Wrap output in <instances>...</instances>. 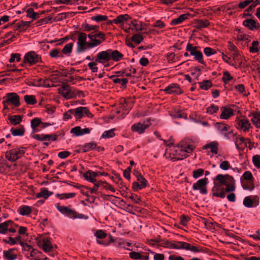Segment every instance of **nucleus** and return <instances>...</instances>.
Masks as SVG:
<instances>
[{
    "mask_svg": "<svg viewBox=\"0 0 260 260\" xmlns=\"http://www.w3.org/2000/svg\"><path fill=\"white\" fill-rule=\"evenodd\" d=\"M214 181L212 189L213 196L224 198L225 197V191L232 192L236 189L235 179L228 174H218Z\"/></svg>",
    "mask_w": 260,
    "mask_h": 260,
    "instance_id": "1",
    "label": "nucleus"
},
{
    "mask_svg": "<svg viewBox=\"0 0 260 260\" xmlns=\"http://www.w3.org/2000/svg\"><path fill=\"white\" fill-rule=\"evenodd\" d=\"M194 147L189 144L186 141H181L178 146L173 147L167 150L165 155L167 158L175 161L181 160L192 152Z\"/></svg>",
    "mask_w": 260,
    "mask_h": 260,
    "instance_id": "2",
    "label": "nucleus"
},
{
    "mask_svg": "<svg viewBox=\"0 0 260 260\" xmlns=\"http://www.w3.org/2000/svg\"><path fill=\"white\" fill-rule=\"evenodd\" d=\"M102 43L101 40L97 39L93 36V33L87 35L84 32H80L77 38V52L78 53L85 52L87 49L95 47Z\"/></svg>",
    "mask_w": 260,
    "mask_h": 260,
    "instance_id": "3",
    "label": "nucleus"
},
{
    "mask_svg": "<svg viewBox=\"0 0 260 260\" xmlns=\"http://www.w3.org/2000/svg\"><path fill=\"white\" fill-rule=\"evenodd\" d=\"M24 153V148H16L7 151L5 153V157L9 161L14 162L22 157Z\"/></svg>",
    "mask_w": 260,
    "mask_h": 260,
    "instance_id": "4",
    "label": "nucleus"
},
{
    "mask_svg": "<svg viewBox=\"0 0 260 260\" xmlns=\"http://www.w3.org/2000/svg\"><path fill=\"white\" fill-rule=\"evenodd\" d=\"M56 207L61 214L68 216L70 218H82L83 217V214L77 213L76 211L71 209L68 207L56 205Z\"/></svg>",
    "mask_w": 260,
    "mask_h": 260,
    "instance_id": "5",
    "label": "nucleus"
},
{
    "mask_svg": "<svg viewBox=\"0 0 260 260\" xmlns=\"http://www.w3.org/2000/svg\"><path fill=\"white\" fill-rule=\"evenodd\" d=\"M198 47L193 46L192 44L188 43L186 46V50L190 52L191 55L193 56L195 60L199 63L204 64L205 62L203 59V55L201 51L198 50Z\"/></svg>",
    "mask_w": 260,
    "mask_h": 260,
    "instance_id": "6",
    "label": "nucleus"
},
{
    "mask_svg": "<svg viewBox=\"0 0 260 260\" xmlns=\"http://www.w3.org/2000/svg\"><path fill=\"white\" fill-rule=\"evenodd\" d=\"M41 61V57L34 51H29L26 53L23 58V61L32 66Z\"/></svg>",
    "mask_w": 260,
    "mask_h": 260,
    "instance_id": "7",
    "label": "nucleus"
},
{
    "mask_svg": "<svg viewBox=\"0 0 260 260\" xmlns=\"http://www.w3.org/2000/svg\"><path fill=\"white\" fill-rule=\"evenodd\" d=\"M58 91L59 93L67 100L74 98L76 95L75 91L73 90L69 85H63L58 89Z\"/></svg>",
    "mask_w": 260,
    "mask_h": 260,
    "instance_id": "8",
    "label": "nucleus"
},
{
    "mask_svg": "<svg viewBox=\"0 0 260 260\" xmlns=\"http://www.w3.org/2000/svg\"><path fill=\"white\" fill-rule=\"evenodd\" d=\"M150 122L149 121H144L143 122H139L133 124L131 126V130L133 132H136L139 134L144 133L145 130L150 126Z\"/></svg>",
    "mask_w": 260,
    "mask_h": 260,
    "instance_id": "9",
    "label": "nucleus"
},
{
    "mask_svg": "<svg viewBox=\"0 0 260 260\" xmlns=\"http://www.w3.org/2000/svg\"><path fill=\"white\" fill-rule=\"evenodd\" d=\"M70 112H74V115L77 119L82 118L84 115H86L88 117H92V115L89 112L88 109L86 107H78L74 110H69Z\"/></svg>",
    "mask_w": 260,
    "mask_h": 260,
    "instance_id": "10",
    "label": "nucleus"
},
{
    "mask_svg": "<svg viewBox=\"0 0 260 260\" xmlns=\"http://www.w3.org/2000/svg\"><path fill=\"white\" fill-rule=\"evenodd\" d=\"M208 184V179L206 178L199 179L197 183L192 185V189L193 190H199L200 192L202 194H206L207 190L206 188V185Z\"/></svg>",
    "mask_w": 260,
    "mask_h": 260,
    "instance_id": "11",
    "label": "nucleus"
},
{
    "mask_svg": "<svg viewBox=\"0 0 260 260\" xmlns=\"http://www.w3.org/2000/svg\"><path fill=\"white\" fill-rule=\"evenodd\" d=\"M7 100L4 102V104H11L17 107L20 105L19 97L16 93H8L6 94Z\"/></svg>",
    "mask_w": 260,
    "mask_h": 260,
    "instance_id": "12",
    "label": "nucleus"
},
{
    "mask_svg": "<svg viewBox=\"0 0 260 260\" xmlns=\"http://www.w3.org/2000/svg\"><path fill=\"white\" fill-rule=\"evenodd\" d=\"M110 60V49L99 52L95 59L96 62L103 64Z\"/></svg>",
    "mask_w": 260,
    "mask_h": 260,
    "instance_id": "13",
    "label": "nucleus"
},
{
    "mask_svg": "<svg viewBox=\"0 0 260 260\" xmlns=\"http://www.w3.org/2000/svg\"><path fill=\"white\" fill-rule=\"evenodd\" d=\"M127 103L128 102L124 100H121L119 108L117 110L116 113L119 114L121 113L122 114L121 115L117 116L118 118H123L128 113L131 107L128 106Z\"/></svg>",
    "mask_w": 260,
    "mask_h": 260,
    "instance_id": "14",
    "label": "nucleus"
},
{
    "mask_svg": "<svg viewBox=\"0 0 260 260\" xmlns=\"http://www.w3.org/2000/svg\"><path fill=\"white\" fill-rule=\"evenodd\" d=\"M236 127L237 129H240L244 132L249 131L250 127V123L249 121L246 119H239L237 118L236 119Z\"/></svg>",
    "mask_w": 260,
    "mask_h": 260,
    "instance_id": "15",
    "label": "nucleus"
},
{
    "mask_svg": "<svg viewBox=\"0 0 260 260\" xmlns=\"http://www.w3.org/2000/svg\"><path fill=\"white\" fill-rule=\"evenodd\" d=\"M164 91L166 93L170 94H180L183 92L180 86L175 83L170 84L164 89Z\"/></svg>",
    "mask_w": 260,
    "mask_h": 260,
    "instance_id": "16",
    "label": "nucleus"
},
{
    "mask_svg": "<svg viewBox=\"0 0 260 260\" xmlns=\"http://www.w3.org/2000/svg\"><path fill=\"white\" fill-rule=\"evenodd\" d=\"M71 134L73 136L79 137L85 134H88L90 132L89 128H81L80 126H75L71 129Z\"/></svg>",
    "mask_w": 260,
    "mask_h": 260,
    "instance_id": "17",
    "label": "nucleus"
},
{
    "mask_svg": "<svg viewBox=\"0 0 260 260\" xmlns=\"http://www.w3.org/2000/svg\"><path fill=\"white\" fill-rule=\"evenodd\" d=\"M137 182H134L133 184V188L136 190L138 191L143 188H145L147 185V181L142 176H139Z\"/></svg>",
    "mask_w": 260,
    "mask_h": 260,
    "instance_id": "18",
    "label": "nucleus"
},
{
    "mask_svg": "<svg viewBox=\"0 0 260 260\" xmlns=\"http://www.w3.org/2000/svg\"><path fill=\"white\" fill-rule=\"evenodd\" d=\"M234 115V109L231 108L222 107L221 108V114L219 116L221 119H228L230 117Z\"/></svg>",
    "mask_w": 260,
    "mask_h": 260,
    "instance_id": "19",
    "label": "nucleus"
},
{
    "mask_svg": "<svg viewBox=\"0 0 260 260\" xmlns=\"http://www.w3.org/2000/svg\"><path fill=\"white\" fill-rule=\"evenodd\" d=\"M93 149H95L99 152L104 150V149L103 147L98 146L96 143L94 142L86 143L82 147V150L83 152L89 151Z\"/></svg>",
    "mask_w": 260,
    "mask_h": 260,
    "instance_id": "20",
    "label": "nucleus"
},
{
    "mask_svg": "<svg viewBox=\"0 0 260 260\" xmlns=\"http://www.w3.org/2000/svg\"><path fill=\"white\" fill-rule=\"evenodd\" d=\"M243 24L244 26L250 30L255 29L259 27V23L256 20L253 19H247L243 21Z\"/></svg>",
    "mask_w": 260,
    "mask_h": 260,
    "instance_id": "21",
    "label": "nucleus"
},
{
    "mask_svg": "<svg viewBox=\"0 0 260 260\" xmlns=\"http://www.w3.org/2000/svg\"><path fill=\"white\" fill-rule=\"evenodd\" d=\"M37 243L38 245L42 248L45 252L49 251L52 248L51 243L47 238L42 239Z\"/></svg>",
    "mask_w": 260,
    "mask_h": 260,
    "instance_id": "22",
    "label": "nucleus"
},
{
    "mask_svg": "<svg viewBox=\"0 0 260 260\" xmlns=\"http://www.w3.org/2000/svg\"><path fill=\"white\" fill-rule=\"evenodd\" d=\"M252 124L256 127L260 128V113L253 112L249 115Z\"/></svg>",
    "mask_w": 260,
    "mask_h": 260,
    "instance_id": "23",
    "label": "nucleus"
},
{
    "mask_svg": "<svg viewBox=\"0 0 260 260\" xmlns=\"http://www.w3.org/2000/svg\"><path fill=\"white\" fill-rule=\"evenodd\" d=\"M98 176H99V173H96L91 170L86 172L83 175V176L86 180L92 183L96 181V180L95 178Z\"/></svg>",
    "mask_w": 260,
    "mask_h": 260,
    "instance_id": "24",
    "label": "nucleus"
},
{
    "mask_svg": "<svg viewBox=\"0 0 260 260\" xmlns=\"http://www.w3.org/2000/svg\"><path fill=\"white\" fill-rule=\"evenodd\" d=\"M214 126L217 131L222 135L230 129V126L229 125L222 122H216Z\"/></svg>",
    "mask_w": 260,
    "mask_h": 260,
    "instance_id": "25",
    "label": "nucleus"
},
{
    "mask_svg": "<svg viewBox=\"0 0 260 260\" xmlns=\"http://www.w3.org/2000/svg\"><path fill=\"white\" fill-rule=\"evenodd\" d=\"M4 257L7 260H15L17 258V254L15 252L14 249H10L8 250L4 251Z\"/></svg>",
    "mask_w": 260,
    "mask_h": 260,
    "instance_id": "26",
    "label": "nucleus"
},
{
    "mask_svg": "<svg viewBox=\"0 0 260 260\" xmlns=\"http://www.w3.org/2000/svg\"><path fill=\"white\" fill-rule=\"evenodd\" d=\"M123 55L116 50L110 49V59L114 61H118L123 58Z\"/></svg>",
    "mask_w": 260,
    "mask_h": 260,
    "instance_id": "27",
    "label": "nucleus"
},
{
    "mask_svg": "<svg viewBox=\"0 0 260 260\" xmlns=\"http://www.w3.org/2000/svg\"><path fill=\"white\" fill-rule=\"evenodd\" d=\"M210 22L208 20H196L194 21V27L198 29H201L208 26Z\"/></svg>",
    "mask_w": 260,
    "mask_h": 260,
    "instance_id": "28",
    "label": "nucleus"
},
{
    "mask_svg": "<svg viewBox=\"0 0 260 260\" xmlns=\"http://www.w3.org/2000/svg\"><path fill=\"white\" fill-rule=\"evenodd\" d=\"M218 144L217 142L213 141L204 146L203 148L205 149H210L211 152L216 154L218 151Z\"/></svg>",
    "mask_w": 260,
    "mask_h": 260,
    "instance_id": "29",
    "label": "nucleus"
},
{
    "mask_svg": "<svg viewBox=\"0 0 260 260\" xmlns=\"http://www.w3.org/2000/svg\"><path fill=\"white\" fill-rule=\"evenodd\" d=\"M132 29H135L136 31H142L145 29L144 24L140 21L136 20L133 21L130 25Z\"/></svg>",
    "mask_w": 260,
    "mask_h": 260,
    "instance_id": "30",
    "label": "nucleus"
},
{
    "mask_svg": "<svg viewBox=\"0 0 260 260\" xmlns=\"http://www.w3.org/2000/svg\"><path fill=\"white\" fill-rule=\"evenodd\" d=\"M188 14H184L179 16L178 18L173 19L171 22V25H176L181 23L183 21L188 18Z\"/></svg>",
    "mask_w": 260,
    "mask_h": 260,
    "instance_id": "31",
    "label": "nucleus"
},
{
    "mask_svg": "<svg viewBox=\"0 0 260 260\" xmlns=\"http://www.w3.org/2000/svg\"><path fill=\"white\" fill-rule=\"evenodd\" d=\"M186 242L182 241H174L170 243L169 246L171 248L176 249H185Z\"/></svg>",
    "mask_w": 260,
    "mask_h": 260,
    "instance_id": "32",
    "label": "nucleus"
},
{
    "mask_svg": "<svg viewBox=\"0 0 260 260\" xmlns=\"http://www.w3.org/2000/svg\"><path fill=\"white\" fill-rule=\"evenodd\" d=\"M13 224L11 220H8L0 224V233L5 234L10 225Z\"/></svg>",
    "mask_w": 260,
    "mask_h": 260,
    "instance_id": "33",
    "label": "nucleus"
},
{
    "mask_svg": "<svg viewBox=\"0 0 260 260\" xmlns=\"http://www.w3.org/2000/svg\"><path fill=\"white\" fill-rule=\"evenodd\" d=\"M82 28L84 31H90L92 30L98 32L99 26L96 25H90L88 23H83L82 24Z\"/></svg>",
    "mask_w": 260,
    "mask_h": 260,
    "instance_id": "34",
    "label": "nucleus"
},
{
    "mask_svg": "<svg viewBox=\"0 0 260 260\" xmlns=\"http://www.w3.org/2000/svg\"><path fill=\"white\" fill-rule=\"evenodd\" d=\"M52 192L51 191H49L46 188H43L41 191L37 193L36 195V197L37 198L43 197L45 199L48 198L52 194Z\"/></svg>",
    "mask_w": 260,
    "mask_h": 260,
    "instance_id": "35",
    "label": "nucleus"
},
{
    "mask_svg": "<svg viewBox=\"0 0 260 260\" xmlns=\"http://www.w3.org/2000/svg\"><path fill=\"white\" fill-rule=\"evenodd\" d=\"M18 212L21 215H27L31 213V208L30 207L28 206H21L19 207Z\"/></svg>",
    "mask_w": 260,
    "mask_h": 260,
    "instance_id": "36",
    "label": "nucleus"
},
{
    "mask_svg": "<svg viewBox=\"0 0 260 260\" xmlns=\"http://www.w3.org/2000/svg\"><path fill=\"white\" fill-rule=\"evenodd\" d=\"M30 23V22L29 21H21L16 24V30L24 31L26 29V28L29 26Z\"/></svg>",
    "mask_w": 260,
    "mask_h": 260,
    "instance_id": "37",
    "label": "nucleus"
},
{
    "mask_svg": "<svg viewBox=\"0 0 260 260\" xmlns=\"http://www.w3.org/2000/svg\"><path fill=\"white\" fill-rule=\"evenodd\" d=\"M73 46V43H70L66 44L63 48L61 53H63V55L64 54L67 56H69L72 51Z\"/></svg>",
    "mask_w": 260,
    "mask_h": 260,
    "instance_id": "38",
    "label": "nucleus"
},
{
    "mask_svg": "<svg viewBox=\"0 0 260 260\" xmlns=\"http://www.w3.org/2000/svg\"><path fill=\"white\" fill-rule=\"evenodd\" d=\"M9 120L11 124L13 125H17L19 124L22 121V117L18 115L10 116L9 117Z\"/></svg>",
    "mask_w": 260,
    "mask_h": 260,
    "instance_id": "39",
    "label": "nucleus"
},
{
    "mask_svg": "<svg viewBox=\"0 0 260 260\" xmlns=\"http://www.w3.org/2000/svg\"><path fill=\"white\" fill-rule=\"evenodd\" d=\"M201 89L207 90L212 86V82L210 80H204L203 82H199Z\"/></svg>",
    "mask_w": 260,
    "mask_h": 260,
    "instance_id": "40",
    "label": "nucleus"
},
{
    "mask_svg": "<svg viewBox=\"0 0 260 260\" xmlns=\"http://www.w3.org/2000/svg\"><path fill=\"white\" fill-rule=\"evenodd\" d=\"M128 18V15H120L118 16L116 18L114 19V22L116 24H122Z\"/></svg>",
    "mask_w": 260,
    "mask_h": 260,
    "instance_id": "41",
    "label": "nucleus"
},
{
    "mask_svg": "<svg viewBox=\"0 0 260 260\" xmlns=\"http://www.w3.org/2000/svg\"><path fill=\"white\" fill-rule=\"evenodd\" d=\"M11 132L14 136H23L24 133V128L22 126L17 128H12Z\"/></svg>",
    "mask_w": 260,
    "mask_h": 260,
    "instance_id": "42",
    "label": "nucleus"
},
{
    "mask_svg": "<svg viewBox=\"0 0 260 260\" xmlns=\"http://www.w3.org/2000/svg\"><path fill=\"white\" fill-rule=\"evenodd\" d=\"M232 56V60H231L232 63H235L236 67H237V63H239L240 66L242 63V60L240 59L241 55L240 52L234 53L231 54Z\"/></svg>",
    "mask_w": 260,
    "mask_h": 260,
    "instance_id": "43",
    "label": "nucleus"
},
{
    "mask_svg": "<svg viewBox=\"0 0 260 260\" xmlns=\"http://www.w3.org/2000/svg\"><path fill=\"white\" fill-rule=\"evenodd\" d=\"M131 75L129 73H126L125 71H118L115 72V75H112L109 77L110 79H113L115 78H125V77H129Z\"/></svg>",
    "mask_w": 260,
    "mask_h": 260,
    "instance_id": "44",
    "label": "nucleus"
},
{
    "mask_svg": "<svg viewBox=\"0 0 260 260\" xmlns=\"http://www.w3.org/2000/svg\"><path fill=\"white\" fill-rule=\"evenodd\" d=\"M185 249L186 250H189L194 253H197L201 251V249L200 247H198L194 245H191L190 244L186 243L185 244Z\"/></svg>",
    "mask_w": 260,
    "mask_h": 260,
    "instance_id": "45",
    "label": "nucleus"
},
{
    "mask_svg": "<svg viewBox=\"0 0 260 260\" xmlns=\"http://www.w3.org/2000/svg\"><path fill=\"white\" fill-rule=\"evenodd\" d=\"M76 193L70 192V193H64L62 194H57L56 196L60 200L68 199L73 198L76 196Z\"/></svg>",
    "mask_w": 260,
    "mask_h": 260,
    "instance_id": "46",
    "label": "nucleus"
},
{
    "mask_svg": "<svg viewBox=\"0 0 260 260\" xmlns=\"http://www.w3.org/2000/svg\"><path fill=\"white\" fill-rule=\"evenodd\" d=\"M113 82L116 84H120L123 87H125L128 80L125 78H115L113 79Z\"/></svg>",
    "mask_w": 260,
    "mask_h": 260,
    "instance_id": "47",
    "label": "nucleus"
},
{
    "mask_svg": "<svg viewBox=\"0 0 260 260\" xmlns=\"http://www.w3.org/2000/svg\"><path fill=\"white\" fill-rule=\"evenodd\" d=\"M49 54L52 57L54 58H59L63 57V53H62L59 50L56 49H52L50 51Z\"/></svg>",
    "mask_w": 260,
    "mask_h": 260,
    "instance_id": "48",
    "label": "nucleus"
},
{
    "mask_svg": "<svg viewBox=\"0 0 260 260\" xmlns=\"http://www.w3.org/2000/svg\"><path fill=\"white\" fill-rule=\"evenodd\" d=\"M24 100L27 104L34 105L37 103V100L35 96L32 95H25Z\"/></svg>",
    "mask_w": 260,
    "mask_h": 260,
    "instance_id": "49",
    "label": "nucleus"
},
{
    "mask_svg": "<svg viewBox=\"0 0 260 260\" xmlns=\"http://www.w3.org/2000/svg\"><path fill=\"white\" fill-rule=\"evenodd\" d=\"M219 110V107L214 104H211L207 108V112L210 114L216 113Z\"/></svg>",
    "mask_w": 260,
    "mask_h": 260,
    "instance_id": "50",
    "label": "nucleus"
},
{
    "mask_svg": "<svg viewBox=\"0 0 260 260\" xmlns=\"http://www.w3.org/2000/svg\"><path fill=\"white\" fill-rule=\"evenodd\" d=\"M31 126L33 130H36L38 126L41 124V121L40 118H35L31 120Z\"/></svg>",
    "mask_w": 260,
    "mask_h": 260,
    "instance_id": "51",
    "label": "nucleus"
},
{
    "mask_svg": "<svg viewBox=\"0 0 260 260\" xmlns=\"http://www.w3.org/2000/svg\"><path fill=\"white\" fill-rule=\"evenodd\" d=\"M224 137L229 140L234 139L235 137V134L233 133V130L230 127V129L227 132H224V134H223Z\"/></svg>",
    "mask_w": 260,
    "mask_h": 260,
    "instance_id": "52",
    "label": "nucleus"
},
{
    "mask_svg": "<svg viewBox=\"0 0 260 260\" xmlns=\"http://www.w3.org/2000/svg\"><path fill=\"white\" fill-rule=\"evenodd\" d=\"M108 18V17L106 15H98L94 16H93L91 18L92 20L95 21L96 22H101L106 21Z\"/></svg>",
    "mask_w": 260,
    "mask_h": 260,
    "instance_id": "53",
    "label": "nucleus"
},
{
    "mask_svg": "<svg viewBox=\"0 0 260 260\" xmlns=\"http://www.w3.org/2000/svg\"><path fill=\"white\" fill-rule=\"evenodd\" d=\"M115 136V133L113 129H110L108 131H105L102 135V137L104 139H108L112 138Z\"/></svg>",
    "mask_w": 260,
    "mask_h": 260,
    "instance_id": "54",
    "label": "nucleus"
},
{
    "mask_svg": "<svg viewBox=\"0 0 260 260\" xmlns=\"http://www.w3.org/2000/svg\"><path fill=\"white\" fill-rule=\"evenodd\" d=\"M223 11H227L228 10H235L237 8V5L234 4H228L222 6Z\"/></svg>",
    "mask_w": 260,
    "mask_h": 260,
    "instance_id": "55",
    "label": "nucleus"
},
{
    "mask_svg": "<svg viewBox=\"0 0 260 260\" xmlns=\"http://www.w3.org/2000/svg\"><path fill=\"white\" fill-rule=\"evenodd\" d=\"M143 40V36L140 34H135L132 37V40L136 44H140Z\"/></svg>",
    "mask_w": 260,
    "mask_h": 260,
    "instance_id": "56",
    "label": "nucleus"
},
{
    "mask_svg": "<svg viewBox=\"0 0 260 260\" xmlns=\"http://www.w3.org/2000/svg\"><path fill=\"white\" fill-rule=\"evenodd\" d=\"M235 88L240 93L242 94L244 96L248 95V93L246 92L245 87L243 84H239L235 86Z\"/></svg>",
    "mask_w": 260,
    "mask_h": 260,
    "instance_id": "57",
    "label": "nucleus"
},
{
    "mask_svg": "<svg viewBox=\"0 0 260 260\" xmlns=\"http://www.w3.org/2000/svg\"><path fill=\"white\" fill-rule=\"evenodd\" d=\"M259 42L257 41H254L252 43V45L249 48V51L251 53H255L258 51V46Z\"/></svg>",
    "mask_w": 260,
    "mask_h": 260,
    "instance_id": "58",
    "label": "nucleus"
},
{
    "mask_svg": "<svg viewBox=\"0 0 260 260\" xmlns=\"http://www.w3.org/2000/svg\"><path fill=\"white\" fill-rule=\"evenodd\" d=\"M253 202L249 197H246L243 201V205L247 208H251L253 206Z\"/></svg>",
    "mask_w": 260,
    "mask_h": 260,
    "instance_id": "59",
    "label": "nucleus"
},
{
    "mask_svg": "<svg viewBox=\"0 0 260 260\" xmlns=\"http://www.w3.org/2000/svg\"><path fill=\"white\" fill-rule=\"evenodd\" d=\"M204 53L207 56H210L212 55L215 54L216 51L215 49L210 47H206L204 49Z\"/></svg>",
    "mask_w": 260,
    "mask_h": 260,
    "instance_id": "60",
    "label": "nucleus"
},
{
    "mask_svg": "<svg viewBox=\"0 0 260 260\" xmlns=\"http://www.w3.org/2000/svg\"><path fill=\"white\" fill-rule=\"evenodd\" d=\"M98 62L91 61L88 63V67L91 70V72L93 73L97 72L98 70V68L97 67V63Z\"/></svg>",
    "mask_w": 260,
    "mask_h": 260,
    "instance_id": "61",
    "label": "nucleus"
},
{
    "mask_svg": "<svg viewBox=\"0 0 260 260\" xmlns=\"http://www.w3.org/2000/svg\"><path fill=\"white\" fill-rule=\"evenodd\" d=\"M228 49L231 52V54L239 52L237 47L231 42H228Z\"/></svg>",
    "mask_w": 260,
    "mask_h": 260,
    "instance_id": "62",
    "label": "nucleus"
},
{
    "mask_svg": "<svg viewBox=\"0 0 260 260\" xmlns=\"http://www.w3.org/2000/svg\"><path fill=\"white\" fill-rule=\"evenodd\" d=\"M219 168L222 170H228L231 168V166L229 161L226 160L221 161L220 165Z\"/></svg>",
    "mask_w": 260,
    "mask_h": 260,
    "instance_id": "63",
    "label": "nucleus"
},
{
    "mask_svg": "<svg viewBox=\"0 0 260 260\" xmlns=\"http://www.w3.org/2000/svg\"><path fill=\"white\" fill-rule=\"evenodd\" d=\"M252 161L254 165L258 168H260V155H255L253 156Z\"/></svg>",
    "mask_w": 260,
    "mask_h": 260,
    "instance_id": "64",
    "label": "nucleus"
}]
</instances>
